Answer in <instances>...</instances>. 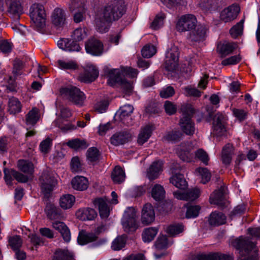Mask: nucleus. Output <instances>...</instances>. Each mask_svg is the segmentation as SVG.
Here are the masks:
<instances>
[{
  "mask_svg": "<svg viewBox=\"0 0 260 260\" xmlns=\"http://www.w3.org/2000/svg\"><path fill=\"white\" fill-rule=\"evenodd\" d=\"M105 73L107 75L109 79L114 83H117L121 86L123 92L128 95L133 92V85L131 82L127 81L125 77L133 78L137 76V70L128 67H122L121 69H110L108 67L104 68Z\"/></svg>",
  "mask_w": 260,
  "mask_h": 260,
  "instance_id": "f257e3e1",
  "label": "nucleus"
},
{
  "mask_svg": "<svg viewBox=\"0 0 260 260\" xmlns=\"http://www.w3.org/2000/svg\"><path fill=\"white\" fill-rule=\"evenodd\" d=\"M231 245L239 250L237 260H257L255 244L248 238L239 237L233 240Z\"/></svg>",
  "mask_w": 260,
  "mask_h": 260,
  "instance_id": "f03ea898",
  "label": "nucleus"
},
{
  "mask_svg": "<svg viewBox=\"0 0 260 260\" xmlns=\"http://www.w3.org/2000/svg\"><path fill=\"white\" fill-rule=\"evenodd\" d=\"M107 18L112 21L120 19L126 12L124 2L122 0H114L109 2L99 10Z\"/></svg>",
  "mask_w": 260,
  "mask_h": 260,
  "instance_id": "7ed1b4c3",
  "label": "nucleus"
},
{
  "mask_svg": "<svg viewBox=\"0 0 260 260\" xmlns=\"http://www.w3.org/2000/svg\"><path fill=\"white\" fill-rule=\"evenodd\" d=\"M181 110L182 114L179 123L180 128L186 135H192L194 133L196 127L191 117L195 113V110L189 104L183 105Z\"/></svg>",
  "mask_w": 260,
  "mask_h": 260,
  "instance_id": "20e7f679",
  "label": "nucleus"
},
{
  "mask_svg": "<svg viewBox=\"0 0 260 260\" xmlns=\"http://www.w3.org/2000/svg\"><path fill=\"white\" fill-rule=\"evenodd\" d=\"M29 16L37 29L45 25L46 14L44 6L39 3L33 4L29 9Z\"/></svg>",
  "mask_w": 260,
  "mask_h": 260,
  "instance_id": "39448f33",
  "label": "nucleus"
},
{
  "mask_svg": "<svg viewBox=\"0 0 260 260\" xmlns=\"http://www.w3.org/2000/svg\"><path fill=\"white\" fill-rule=\"evenodd\" d=\"M39 181L41 192L45 198H48L57 184L56 180L48 171H44L39 178Z\"/></svg>",
  "mask_w": 260,
  "mask_h": 260,
  "instance_id": "423d86ee",
  "label": "nucleus"
},
{
  "mask_svg": "<svg viewBox=\"0 0 260 260\" xmlns=\"http://www.w3.org/2000/svg\"><path fill=\"white\" fill-rule=\"evenodd\" d=\"M60 92L77 106L82 107L84 105L86 96L78 88L75 86L67 87L62 88Z\"/></svg>",
  "mask_w": 260,
  "mask_h": 260,
  "instance_id": "0eeeda50",
  "label": "nucleus"
},
{
  "mask_svg": "<svg viewBox=\"0 0 260 260\" xmlns=\"http://www.w3.org/2000/svg\"><path fill=\"white\" fill-rule=\"evenodd\" d=\"M198 23L196 17L191 14L181 15L176 24V28L178 31H189L194 28Z\"/></svg>",
  "mask_w": 260,
  "mask_h": 260,
  "instance_id": "6e6552de",
  "label": "nucleus"
},
{
  "mask_svg": "<svg viewBox=\"0 0 260 260\" xmlns=\"http://www.w3.org/2000/svg\"><path fill=\"white\" fill-rule=\"evenodd\" d=\"M136 211L132 207L127 208L122 218V224L126 232H134L137 228Z\"/></svg>",
  "mask_w": 260,
  "mask_h": 260,
  "instance_id": "1a4fd4ad",
  "label": "nucleus"
},
{
  "mask_svg": "<svg viewBox=\"0 0 260 260\" xmlns=\"http://www.w3.org/2000/svg\"><path fill=\"white\" fill-rule=\"evenodd\" d=\"M179 49L177 46H172L168 50L166 54L164 66L169 71L175 70L179 60Z\"/></svg>",
  "mask_w": 260,
  "mask_h": 260,
  "instance_id": "9d476101",
  "label": "nucleus"
},
{
  "mask_svg": "<svg viewBox=\"0 0 260 260\" xmlns=\"http://www.w3.org/2000/svg\"><path fill=\"white\" fill-rule=\"evenodd\" d=\"M5 4L11 16L17 19L23 13V0H5Z\"/></svg>",
  "mask_w": 260,
  "mask_h": 260,
  "instance_id": "9b49d317",
  "label": "nucleus"
},
{
  "mask_svg": "<svg viewBox=\"0 0 260 260\" xmlns=\"http://www.w3.org/2000/svg\"><path fill=\"white\" fill-rule=\"evenodd\" d=\"M85 49L87 53L94 56H100L104 51V45L99 40L92 38L85 43Z\"/></svg>",
  "mask_w": 260,
  "mask_h": 260,
  "instance_id": "f8f14e48",
  "label": "nucleus"
},
{
  "mask_svg": "<svg viewBox=\"0 0 260 260\" xmlns=\"http://www.w3.org/2000/svg\"><path fill=\"white\" fill-rule=\"evenodd\" d=\"M70 10L75 11L74 14V21L76 23L82 21L85 17L84 5L81 0H73L70 5Z\"/></svg>",
  "mask_w": 260,
  "mask_h": 260,
  "instance_id": "ddd939ff",
  "label": "nucleus"
},
{
  "mask_svg": "<svg viewBox=\"0 0 260 260\" xmlns=\"http://www.w3.org/2000/svg\"><path fill=\"white\" fill-rule=\"evenodd\" d=\"M92 203L95 208L98 207L102 218H107L110 214V201L106 197L94 199Z\"/></svg>",
  "mask_w": 260,
  "mask_h": 260,
  "instance_id": "4468645a",
  "label": "nucleus"
},
{
  "mask_svg": "<svg viewBox=\"0 0 260 260\" xmlns=\"http://www.w3.org/2000/svg\"><path fill=\"white\" fill-rule=\"evenodd\" d=\"M225 119L221 113H217L213 118V134L217 136L224 135L226 129L225 126Z\"/></svg>",
  "mask_w": 260,
  "mask_h": 260,
  "instance_id": "2eb2a0df",
  "label": "nucleus"
},
{
  "mask_svg": "<svg viewBox=\"0 0 260 260\" xmlns=\"http://www.w3.org/2000/svg\"><path fill=\"white\" fill-rule=\"evenodd\" d=\"M95 21L96 30L101 33H105L109 30L110 23L113 21L107 18L106 16L99 10L95 16Z\"/></svg>",
  "mask_w": 260,
  "mask_h": 260,
  "instance_id": "dca6fc26",
  "label": "nucleus"
},
{
  "mask_svg": "<svg viewBox=\"0 0 260 260\" xmlns=\"http://www.w3.org/2000/svg\"><path fill=\"white\" fill-rule=\"evenodd\" d=\"M99 76V71L92 64H87L85 67L84 74L79 77V81L90 83L94 81Z\"/></svg>",
  "mask_w": 260,
  "mask_h": 260,
  "instance_id": "f3484780",
  "label": "nucleus"
},
{
  "mask_svg": "<svg viewBox=\"0 0 260 260\" xmlns=\"http://www.w3.org/2000/svg\"><path fill=\"white\" fill-rule=\"evenodd\" d=\"M240 8L237 5H232L223 10L220 13V19L224 22L234 20L237 17Z\"/></svg>",
  "mask_w": 260,
  "mask_h": 260,
  "instance_id": "a211bd4d",
  "label": "nucleus"
},
{
  "mask_svg": "<svg viewBox=\"0 0 260 260\" xmlns=\"http://www.w3.org/2000/svg\"><path fill=\"white\" fill-rule=\"evenodd\" d=\"M207 29L203 25H197L191 30L188 35V39L193 42H200L204 40L206 37Z\"/></svg>",
  "mask_w": 260,
  "mask_h": 260,
  "instance_id": "6ab92c4d",
  "label": "nucleus"
},
{
  "mask_svg": "<svg viewBox=\"0 0 260 260\" xmlns=\"http://www.w3.org/2000/svg\"><path fill=\"white\" fill-rule=\"evenodd\" d=\"M155 219V213L151 204H146L142 210L141 221L145 225L151 223Z\"/></svg>",
  "mask_w": 260,
  "mask_h": 260,
  "instance_id": "aec40b11",
  "label": "nucleus"
},
{
  "mask_svg": "<svg viewBox=\"0 0 260 260\" xmlns=\"http://www.w3.org/2000/svg\"><path fill=\"white\" fill-rule=\"evenodd\" d=\"M174 196L177 199L185 201H194L200 195V190L198 188H194L187 190L186 192L180 191H174Z\"/></svg>",
  "mask_w": 260,
  "mask_h": 260,
  "instance_id": "412c9836",
  "label": "nucleus"
},
{
  "mask_svg": "<svg viewBox=\"0 0 260 260\" xmlns=\"http://www.w3.org/2000/svg\"><path fill=\"white\" fill-rule=\"evenodd\" d=\"M58 47L66 51H79L81 47L77 42L69 39H61L57 42Z\"/></svg>",
  "mask_w": 260,
  "mask_h": 260,
  "instance_id": "4be33fe9",
  "label": "nucleus"
},
{
  "mask_svg": "<svg viewBox=\"0 0 260 260\" xmlns=\"http://www.w3.org/2000/svg\"><path fill=\"white\" fill-rule=\"evenodd\" d=\"M237 47L238 46L236 43L224 42L218 44L217 51L221 57H225L232 53Z\"/></svg>",
  "mask_w": 260,
  "mask_h": 260,
  "instance_id": "5701e85b",
  "label": "nucleus"
},
{
  "mask_svg": "<svg viewBox=\"0 0 260 260\" xmlns=\"http://www.w3.org/2000/svg\"><path fill=\"white\" fill-rule=\"evenodd\" d=\"M52 227L58 231L63 240L66 242H69L71 240V232L67 225L61 221H55L52 223Z\"/></svg>",
  "mask_w": 260,
  "mask_h": 260,
  "instance_id": "b1692460",
  "label": "nucleus"
},
{
  "mask_svg": "<svg viewBox=\"0 0 260 260\" xmlns=\"http://www.w3.org/2000/svg\"><path fill=\"white\" fill-rule=\"evenodd\" d=\"M163 163L162 161L153 162L147 171V176L149 180H152L158 178L162 171Z\"/></svg>",
  "mask_w": 260,
  "mask_h": 260,
  "instance_id": "393cba45",
  "label": "nucleus"
},
{
  "mask_svg": "<svg viewBox=\"0 0 260 260\" xmlns=\"http://www.w3.org/2000/svg\"><path fill=\"white\" fill-rule=\"evenodd\" d=\"M76 215L78 219L83 221L91 220L96 217L97 213L93 209L85 208L79 209Z\"/></svg>",
  "mask_w": 260,
  "mask_h": 260,
  "instance_id": "a878e982",
  "label": "nucleus"
},
{
  "mask_svg": "<svg viewBox=\"0 0 260 260\" xmlns=\"http://www.w3.org/2000/svg\"><path fill=\"white\" fill-rule=\"evenodd\" d=\"M74 253L68 249L58 248L54 252L52 260H74Z\"/></svg>",
  "mask_w": 260,
  "mask_h": 260,
  "instance_id": "bb28decb",
  "label": "nucleus"
},
{
  "mask_svg": "<svg viewBox=\"0 0 260 260\" xmlns=\"http://www.w3.org/2000/svg\"><path fill=\"white\" fill-rule=\"evenodd\" d=\"M52 23L56 26H62L66 21V14L64 11L60 8H55L52 14Z\"/></svg>",
  "mask_w": 260,
  "mask_h": 260,
  "instance_id": "cd10ccee",
  "label": "nucleus"
},
{
  "mask_svg": "<svg viewBox=\"0 0 260 260\" xmlns=\"http://www.w3.org/2000/svg\"><path fill=\"white\" fill-rule=\"evenodd\" d=\"M153 129V125H147L141 128L137 139L139 145H142L148 141Z\"/></svg>",
  "mask_w": 260,
  "mask_h": 260,
  "instance_id": "c85d7f7f",
  "label": "nucleus"
},
{
  "mask_svg": "<svg viewBox=\"0 0 260 260\" xmlns=\"http://www.w3.org/2000/svg\"><path fill=\"white\" fill-rule=\"evenodd\" d=\"M97 239L98 236L95 233H87L82 231L79 232L77 240L80 245H83L94 242Z\"/></svg>",
  "mask_w": 260,
  "mask_h": 260,
  "instance_id": "c756f323",
  "label": "nucleus"
},
{
  "mask_svg": "<svg viewBox=\"0 0 260 260\" xmlns=\"http://www.w3.org/2000/svg\"><path fill=\"white\" fill-rule=\"evenodd\" d=\"M45 211L48 218L51 220L58 219L61 215V210L51 203L47 204Z\"/></svg>",
  "mask_w": 260,
  "mask_h": 260,
  "instance_id": "7c9ffc66",
  "label": "nucleus"
},
{
  "mask_svg": "<svg viewBox=\"0 0 260 260\" xmlns=\"http://www.w3.org/2000/svg\"><path fill=\"white\" fill-rule=\"evenodd\" d=\"M234 153V148L232 145L228 144L223 148L221 160L224 165L228 166L230 164Z\"/></svg>",
  "mask_w": 260,
  "mask_h": 260,
  "instance_id": "2f4dec72",
  "label": "nucleus"
},
{
  "mask_svg": "<svg viewBox=\"0 0 260 260\" xmlns=\"http://www.w3.org/2000/svg\"><path fill=\"white\" fill-rule=\"evenodd\" d=\"M134 110L133 107L131 105H125L121 107L119 109V117L121 121L126 125L130 124V122L128 121V120H131L129 117L131 114L133 113Z\"/></svg>",
  "mask_w": 260,
  "mask_h": 260,
  "instance_id": "473e14b6",
  "label": "nucleus"
},
{
  "mask_svg": "<svg viewBox=\"0 0 260 260\" xmlns=\"http://www.w3.org/2000/svg\"><path fill=\"white\" fill-rule=\"evenodd\" d=\"M72 187L76 190H86L89 185L88 180L83 176H76L72 180Z\"/></svg>",
  "mask_w": 260,
  "mask_h": 260,
  "instance_id": "72a5a7b5",
  "label": "nucleus"
},
{
  "mask_svg": "<svg viewBox=\"0 0 260 260\" xmlns=\"http://www.w3.org/2000/svg\"><path fill=\"white\" fill-rule=\"evenodd\" d=\"M39 110L36 107L32 108L25 116V122L27 126L35 125L39 120Z\"/></svg>",
  "mask_w": 260,
  "mask_h": 260,
  "instance_id": "f704fd0d",
  "label": "nucleus"
},
{
  "mask_svg": "<svg viewBox=\"0 0 260 260\" xmlns=\"http://www.w3.org/2000/svg\"><path fill=\"white\" fill-rule=\"evenodd\" d=\"M226 221V216L222 213L214 212L210 216L209 223L213 226H218L224 224Z\"/></svg>",
  "mask_w": 260,
  "mask_h": 260,
  "instance_id": "c9c22d12",
  "label": "nucleus"
},
{
  "mask_svg": "<svg viewBox=\"0 0 260 260\" xmlns=\"http://www.w3.org/2000/svg\"><path fill=\"white\" fill-rule=\"evenodd\" d=\"M130 135L127 133H119L114 134L110 139L112 144L115 146L123 144L129 141Z\"/></svg>",
  "mask_w": 260,
  "mask_h": 260,
  "instance_id": "e433bc0d",
  "label": "nucleus"
},
{
  "mask_svg": "<svg viewBox=\"0 0 260 260\" xmlns=\"http://www.w3.org/2000/svg\"><path fill=\"white\" fill-rule=\"evenodd\" d=\"M221 6L220 0H207L200 4V7L205 11H213L218 10Z\"/></svg>",
  "mask_w": 260,
  "mask_h": 260,
  "instance_id": "4c0bfd02",
  "label": "nucleus"
},
{
  "mask_svg": "<svg viewBox=\"0 0 260 260\" xmlns=\"http://www.w3.org/2000/svg\"><path fill=\"white\" fill-rule=\"evenodd\" d=\"M170 182L180 189H185L187 186V183L181 174H176L170 178Z\"/></svg>",
  "mask_w": 260,
  "mask_h": 260,
  "instance_id": "58836bf2",
  "label": "nucleus"
},
{
  "mask_svg": "<svg viewBox=\"0 0 260 260\" xmlns=\"http://www.w3.org/2000/svg\"><path fill=\"white\" fill-rule=\"evenodd\" d=\"M151 196L157 201L163 200L165 197V190L164 187L160 184H155L151 189Z\"/></svg>",
  "mask_w": 260,
  "mask_h": 260,
  "instance_id": "ea45409f",
  "label": "nucleus"
},
{
  "mask_svg": "<svg viewBox=\"0 0 260 260\" xmlns=\"http://www.w3.org/2000/svg\"><path fill=\"white\" fill-rule=\"evenodd\" d=\"M111 178L114 183H121L125 180V173L120 166H116L111 174Z\"/></svg>",
  "mask_w": 260,
  "mask_h": 260,
  "instance_id": "a19ab883",
  "label": "nucleus"
},
{
  "mask_svg": "<svg viewBox=\"0 0 260 260\" xmlns=\"http://www.w3.org/2000/svg\"><path fill=\"white\" fill-rule=\"evenodd\" d=\"M22 108L20 102L16 98H10L8 102V111L10 114H15L19 113Z\"/></svg>",
  "mask_w": 260,
  "mask_h": 260,
  "instance_id": "79ce46f5",
  "label": "nucleus"
},
{
  "mask_svg": "<svg viewBox=\"0 0 260 260\" xmlns=\"http://www.w3.org/2000/svg\"><path fill=\"white\" fill-rule=\"evenodd\" d=\"M17 165L21 171L30 175L33 174L34 167L31 162L23 159L19 160Z\"/></svg>",
  "mask_w": 260,
  "mask_h": 260,
  "instance_id": "37998d69",
  "label": "nucleus"
},
{
  "mask_svg": "<svg viewBox=\"0 0 260 260\" xmlns=\"http://www.w3.org/2000/svg\"><path fill=\"white\" fill-rule=\"evenodd\" d=\"M75 201V197L71 194L62 196L59 200L60 207L63 209H68L71 208Z\"/></svg>",
  "mask_w": 260,
  "mask_h": 260,
  "instance_id": "c03bdc74",
  "label": "nucleus"
},
{
  "mask_svg": "<svg viewBox=\"0 0 260 260\" xmlns=\"http://www.w3.org/2000/svg\"><path fill=\"white\" fill-rule=\"evenodd\" d=\"M223 193L221 189L215 190L210 197V202L211 204L219 206H223L224 204Z\"/></svg>",
  "mask_w": 260,
  "mask_h": 260,
  "instance_id": "a18cd8bd",
  "label": "nucleus"
},
{
  "mask_svg": "<svg viewBox=\"0 0 260 260\" xmlns=\"http://www.w3.org/2000/svg\"><path fill=\"white\" fill-rule=\"evenodd\" d=\"M158 233V229L151 227L144 230L142 234V238L145 242H150L154 239Z\"/></svg>",
  "mask_w": 260,
  "mask_h": 260,
  "instance_id": "49530a36",
  "label": "nucleus"
},
{
  "mask_svg": "<svg viewBox=\"0 0 260 260\" xmlns=\"http://www.w3.org/2000/svg\"><path fill=\"white\" fill-rule=\"evenodd\" d=\"M196 173L201 177V182L206 184L211 179V175L209 171L206 168H198L196 169Z\"/></svg>",
  "mask_w": 260,
  "mask_h": 260,
  "instance_id": "de8ad7c7",
  "label": "nucleus"
},
{
  "mask_svg": "<svg viewBox=\"0 0 260 260\" xmlns=\"http://www.w3.org/2000/svg\"><path fill=\"white\" fill-rule=\"evenodd\" d=\"M67 145L71 148L77 150L79 149H85L88 146L86 142L84 140L75 139L70 140L67 143Z\"/></svg>",
  "mask_w": 260,
  "mask_h": 260,
  "instance_id": "09e8293b",
  "label": "nucleus"
},
{
  "mask_svg": "<svg viewBox=\"0 0 260 260\" xmlns=\"http://www.w3.org/2000/svg\"><path fill=\"white\" fill-rule=\"evenodd\" d=\"M125 243V236H118L113 241L111 245V248L113 250H120L124 247Z\"/></svg>",
  "mask_w": 260,
  "mask_h": 260,
  "instance_id": "8fccbe9b",
  "label": "nucleus"
},
{
  "mask_svg": "<svg viewBox=\"0 0 260 260\" xmlns=\"http://www.w3.org/2000/svg\"><path fill=\"white\" fill-rule=\"evenodd\" d=\"M58 67L62 70H76L78 68V64L73 60L64 61L58 60L57 61Z\"/></svg>",
  "mask_w": 260,
  "mask_h": 260,
  "instance_id": "3c124183",
  "label": "nucleus"
},
{
  "mask_svg": "<svg viewBox=\"0 0 260 260\" xmlns=\"http://www.w3.org/2000/svg\"><path fill=\"white\" fill-rule=\"evenodd\" d=\"M243 20L233 26L230 30V33L233 38L236 39L241 35L243 29Z\"/></svg>",
  "mask_w": 260,
  "mask_h": 260,
  "instance_id": "603ef678",
  "label": "nucleus"
},
{
  "mask_svg": "<svg viewBox=\"0 0 260 260\" xmlns=\"http://www.w3.org/2000/svg\"><path fill=\"white\" fill-rule=\"evenodd\" d=\"M183 135L179 131H172L168 132L164 139L168 141L177 142L181 140Z\"/></svg>",
  "mask_w": 260,
  "mask_h": 260,
  "instance_id": "864d4df0",
  "label": "nucleus"
},
{
  "mask_svg": "<svg viewBox=\"0 0 260 260\" xmlns=\"http://www.w3.org/2000/svg\"><path fill=\"white\" fill-rule=\"evenodd\" d=\"M100 155V153L99 150L94 147L89 148L86 153L87 159L91 162L98 160Z\"/></svg>",
  "mask_w": 260,
  "mask_h": 260,
  "instance_id": "5fc2aeb1",
  "label": "nucleus"
},
{
  "mask_svg": "<svg viewBox=\"0 0 260 260\" xmlns=\"http://www.w3.org/2000/svg\"><path fill=\"white\" fill-rule=\"evenodd\" d=\"M166 18L164 14L160 13L156 15L154 20L152 22L150 27L153 29H157L164 24V20Z\"/></svg>",
  "mask_w": 260,
  "mask_h": 260,
  "instance_id": "6e6d98bb",
  "label": "nucleus"
},
{
  "mask_svg": "<svg viewBox=\"0 0 260 260\" xmlns=\"http://www.w3.org/2000/svg\"><path fill=\"white\" fill-rule=\"evenodd\" d=\"M156 52V47L153 45H147L142 49V56L145 58H150L154 55Z\"/></svg>",
  "mask_w": 260,
  "mask_h": 260,
  "instance_id": "4d7b16f0",
  "label": "nucleus"
},
{
  "mask_svg": "<svg viewBox=\"0 0 260 260\" xmlns=\"http://www.w3.org/2000/svg\"><path fill=\"white\" fill-rule=\"evenodd\" d=\"M86 29L85 28H78L76 29L72 37L75 42L80 41L83 40L87 36Z\"/></svg>",
  "mask_w": 260,
  "mask_h": 260,
  "instance_id": "13d9d810",
  "label": "nucleus"
},
{
  "mask_svg": "<svg viewBox=\"0 0 260 260\" xmlns=\"http://www.w3.org/2000/svg\"><path fill=\"white\" fill-rule=\"evenodd\" d=\"M9 243L14 250L19 249L22 244V240L20 236H14L9 239Z\"/></svg>",
  "mask_w": 260,
  "mask_h": 260,
  "instance_id": "bf43d9fd",
  "label": "nucleus"
},
{
  "mask_svg": "<svg viewBox=\"0 0 260 260\" xmlns=\"http://www.w3.org/2000/svg\"><path fill=\"white\" fill-rule=\"evenodd\" d=\"M184 226L181 224L170 225L167 229V232L170 235L174 236L183 232Z\"/></svg>",
  "mask_w": 260,
  "mask_h": 260,
  "instance_id": "052dcab7",
  "label": "nucleus"
},
{
  "mask_svg": "<svg viewBox=\"0 0 260 260\" xmlns=\"http://www.w3.org/2000/svg\"><path fill=\"white\" fill-rule=\"evenodd\" d=\"M196 157L205 165H208L209 157L207 153L202 149L198 150L195 153Z\"/></svg>",
  "mask_w": 260,
  "mask_h": 260,
  "instance_id": "680f3d73",
  "label": "nucleus"
},
{
  "mask_svg": "<svg viewBox=\"0 0 260 260\" xmlns=\"http://www.w3.org/2000/svg\"><path fill=\"white\" fill-rule=\"evenodd\" d=\"M161 3L169 9L176 8L178 6L183 5L185 0H160Z\"/></svg>",
  "mask_w": 260,
  "mask_h": 260,
  "instance_id": "e2e57ef3",
  "label": "nucleus"
},
{
  "mask_svg": "<svg viewBox=\"0 0 260 260\" xmlns=\"http://www.w3.org/2000/svg\"><path fill=\"white\" fill-rule=\"evenodd\" d=\"M13 44L7 40L0 41V50L5 54L10 53L12 50Z\"/></svg>",
  "mask_w": 260,
  "mask_h": 260,
  "instance_id": "0e129e2a",
  "label": "nucleus"
},
{
  "mask_svg": "<svg viewBox=\"0 0 260 260\" xmlns=\"http://www.w3.org/2000/svg\"><path fill=\"white\" fill-rule=\"evenodd\" d=\"M200 207L199 206H190L188 207L186 213L187 218L196 217L199 213Z\"/></svg>",
  "mask_w": 260,
  "mask_h": 260,
  "instance_id": "69168bd1",
  "label": "nucleus"
},
{
  "mask_svg": "<svg viewBox=\"0 0 260 260\" xmlns=\"http://www.w3.org/2000/svg\"><path fill=\"white\" fill-rule=\"evenodd\" d=\"M71 169L73 172L78 173L82 170V166L78 157H74L71 162Z\"/></svg>",
  "mask_w": 260,
  "mask_h": 260,
  "instance_id": "338daca9",
  "label": "nucleus"
},
{
  "mask_svg": "<svg viewBox=\"0 0 260 260\" xmlns=\"http://www.w3.org/2000/svg\"><path fill=\"white\" fill-rule=\"evenodd\" d=\"M10 140L9 137L5 136L0 137V153H3L8 151Z\"/></svg>",
  "mask_w": 260,
  "mask_h": 260,
  "instance_id": "774afa93",
  "label": "nucleus"
}]
</instances>
